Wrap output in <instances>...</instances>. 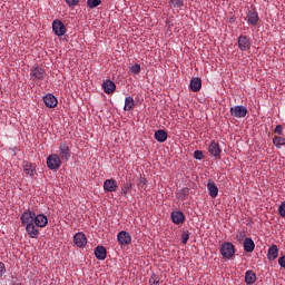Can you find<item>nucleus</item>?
I'll return each mask as SVG.
<instances>
[{"label":"nucleus","instance_id":"obj_1","mask_svg":"<svg viewBox=\"0 0 285 285\" xmlns=\"http://www.w3.org/2000/svg\"><path fill=\"white\" fill-rule=\"evenodd\" d=\"M22 226L26 227V233L31 239L39 237V228L48 226V216L45 214H37L32 210H24L20 216Z\"/></svg>","mask_w":285,"mask_h":285},{"label":"nucleus","instance_id":"obj_2","mask_svg":"<svg viewBox=\"0 0 285 285\" xmlns=\"http://www.w3.org/2000/svg\"><path fill=\"white\" fill-rule=\"evenodd\" d=\"M220 255L224 259H233L235 257V245L230 242H225L220 246Z\"/></svg>","mask_w":285,"mask_h":285},{"label":"nucleus","instance_id":"obj_3","mask_svg":"<svg viewBox=\"0 0 285 285\" xmlns=\"http://www.w3.org/2000/svg\"><path fill=\"white\" fill-rule=\"evenodd\" d=\"M61 157L57 154H51L47 157V167L49 170H59L61 168Z\"/></svg>","mask_w":285,"mask_h":285},{"label":"nucleus","instance_id":"obj_4","mask_svg":"<svg viewBox=\"0 0 285 285\" xmlns=\"http://www.w3.org/2000/svg\"><path fill=\"white\" fill-rule=\"evenodd\" d=\"M59 157L62 161L67 163L70 161V157H72V153L70 151V147L68 142L63 141L60 142L58 147Z\"/></svg>","mask_w":285,"mask_h":285},{"label":"nucleus","instance_id":"obj_5","mask_svg":"<svg viewBox=\"0 0 285 285\" xmlns=\"http://www.w3.org/2000/svg\"><path fill=\"white\" fill-rule=\"evenodd\" d=\"M230 116L236 117L237 119H244L248 115V109L242 105L230 107Z\"/></svg>","mask_w":285,"mask_h":285},{"label":"nucleus","instance_id":"obj_6","mask_svg":"<svg viewBox=\"0 0 285 285\" xmlns=\"http://www.w3.org/2000/svg\"><path fill=\"white\" fill-rule=\"evenodd\" d=\"M210 157H215L216 159H222V147L219 142L216 140H212L207 148Z\"/></svg>","mask_w":285,"mask_h":285},{"label":"nucleus","instance_id":"obj_7","mask_svg":"<svg viewBox=\"0 0 285 285\" xmlns=\"http://www.w3.org/2000/svg\"><path fill=\"white\" fill-rule=\"evenodd\" d=\"M30 77L33 81H43L46 79V70L41 67H32L30 69Z\"/></svg>","mask_w":285,"mask_h":285},{"label":"nucleus","instance_id":"obj_8","mask_svg":"<svg viewBox=\"0 0 285 285\" xmlns=\"http://www.w3.org/2000/svg\"><path fill=\"white\" fill-rule=\"evenodd\" d=\"M52 30L56 37H63L66 35V24L61 20L56 19L52 21Z\"/></svg>","mask_w":285,"mask_h":285},{"label":"nucleus","instance_id":"obj_9","mask_svg":"<svg viewBox=\"0 0 285 285\" xmlns=\"http://www.w3.org/2000/svg\"><path fill=\"white\" fill-rule=\"evenodd\" d=\"M73 244L78 248H86V244H88V238L86 237V234L83 232H78L73 235Z\"/></svg>","mask_w":285,"mask_h":285},{"label":"nucleus","instance_id":"obj_10","mask_svg":"<svg viewBox=\"0 0 285 285\" xmlns=\"http://www.w3.org/2000/svg\"><path fill=\"white\" fill-rule=\"evenodd\" d=\"M247 23L248 26H257L259 23V13L255 7L247 12Z\"/></svg>","mask_w":285,"mask_h":285},{"label":"nucleus","instance_id":"obj_11","mask_svg":"<svg viewBox=\"0 0 285 285\" xmlns=\"http://www.w3.org/2000/svg\"><path fill=\"white\" fill-rule=\"evenodd\" d=\"M117 239H118V244H120V246H128L132 242V237L126 230L119 232L117 235Z\"/></svg>","mask_w":285,"mask_h":285},{"label":"nucleus","instance_id":"obj_12","mask_svg":"<svg viewBox=\"0 0 285 285\" xmlns=\"http://www.w3.org/2000/svg\"><path fill=\"white\" fill-rule=\"evenodd\" d=\"M42 99L47 108H57V104H59V100L52 94H47Z\"/></svg>","mask_w":285,"mask_h":285},{"label":"nucleus","instance_id":"obj_13","mask_svg":"<svg viewBox=\"0 0 285 285\" xmlns=\"http://www.w3.org/2000/svg\"><path fill=\"white\" fill-rule=\"evenodd\" d=\"M119 188V185H117V180L110 178L105 180L104 183V190L107 193H117V189Z\"/></svg>","mask_w":285,"mask_h":285},{"label":"nucleus","instance_id":"obj_14","mask_svg":"<svg viewBox=\"0 0 285 285\" xmlns=\"http://www.w3.org/2000/svg\"><path fill=\"white\" fill-rule=\"evenodd\" d=\"M250 40H248V38L246 36H240L238 38V47L239 50H242L243 52H246V50H250Z\"/></svg>","mask_w":285,"mask_h":285},{"label":"nucleus","instance_id":"obj_15","mask_svg":"<svg viewBox=\"0 0 285 285\" xmlns=\"http://www.w3.org/2000/svg\"><path fill=\"white\" fill-rule=\"evenodd\" d=\"M102 90L106 95H112L117 90V85L112 80H106L102 82Z\"/></svg>","mask_w":285,"mask_h":285},{"label":"nucleus","instance_id":"obj_16","mask_svg":"<svg viewBox=\"0 0 285 285\" xmlns=\"http://www.w3.org/2000/svg\"><path fill=\"white\" fill-rule=\"evenodd\" d=\"M23 173L28 175L29 177H35V173H37V168L32 163L23 161L22 163Z\"/></svg>","mask_w":285,"mask_h":285},{"label":"nucleus","instance_id":"obj_17","mask_svg":"<svg viewBox=\"0 0 285 285\" xmlns=\"http://www.w3.org/2000/svg\"><path fill=\"white\" fill-rule=\"evenodd\" d=\"M171 222L173 224H184V222H186V216H184V213L180 210L173 212Z\"/></svg>","mask_w":285,"mask_h":285},{"label":"nucleus","instance_id":"obj_18","mask_svg":"<svg viewBox=\"0 0 285 285\" xmlns=\"http://www.w3.org/2000/svg\"><path fill=\"white\" fill-rule=\"evenodd\" d=\"M95 255H96V258H98L100 262H104V259L108 257V250H106V247L104 246H97L95 248Z\"/></svg>","mask_w":285,"mask_h":285},{"label":"nucleus","instance_id":"obj_19","mask_svg":"<svg viewBox=\"0 0 285 285\" xmlns=\"http://www.w3.org/2000/svg\"><path fill=\"white\" fill-rule=\"evenodd\" d=\"M191 92H199L202 90V78H193L189 82Z\"/></svg>","mask_w":285,"mask_h":285},{"label":"nucleus","instance_id":"obj_20","mask_svg":"<svg viewBox=\"0 0 285 285\" xmlns=\"http://www.w3.org/2000/svg\"><path fill=\"white\" fill-rule=\"evenodd\" d=\"M243 248L245 253H253V250H255V242L253 240V238L250 237L245 238L243 243Z\"/></svg>","mask_w":285,"mask_h":285},{"label":"nucleus","instance_id":"obj_21","mask_svg":"<svg viewBox=\"0 0 285 285\" xmlns=\"http://www.w3.org/2000/svg\"><path fill=\"white\" fill-rule=\"evenodd\" d=\"M156 141H159V144H164V141H166V139H168V132H166V130L164 129H158L155 131L154 135Z\"/></svg>","mask_w":285,"mask_h":285},{"label":"nucleus","instance_id":"obj_22","mask_svg":"<svg viewBox=\"0 0 285 285\" xmlns=\"http://www.w3.org/2000/svg\"><path fill=\"white\" fill-rule=\"evenodd\" d=\"M207 190L213 199L219 195V187H217V185L213 181L207 183Z\"/></svg>","mask_w":285,"mask_h":285},{"label":"nucleus","instance_id":"obj_23","mask_svg":"<svg viewBox=\"0 0 285 285\" xmlns=\"http://www.w3.org/2000/svg\"><path fill=\"white\" fill-rule=\"evenodd\" d=\"M279 255V248H277V245H272L268 249L267 259L273 262L274 259H277Z\"/></svg>","mask_w":285,"mask_h":285},{"label":"nucleus","instance_id":"obj_24","mask_svg":"<svg viewBox=\"0 0 285 285\" xmlns=\"http://www.w3.org/2000/svg\"><path fill=\"white\" fill-rule=\"evenodd\" d=\"M135 109V98L128 96L125 98V106H124V110L126 112H130V110Z\"/></svg>","mask_w":285,"mask_h":285},{"label":"nucleus","instance_id":"obj_25","mask_svg":"<svg viewBox=\"0 0 285 285\" xmlns=\"http://www.w3.org/2000/svg\"><path fill=\"white\" fill-rule=\"evenodd\" d=\"M257 282V274H255L253 271H247L245 273V283L248 285L255 284Z\"/></svg>","mask_w":285,"mask_h":285},{"label":"nucleus","instance_id":"obj_26","mask_svg":"<svg viewBox=\"0 0 285 285\" xmlns=\"http://www.w3.org/2000/svg\"><path fill=\"white\" fill-rule=\"evenodd\" d=\"M131 190H132V183L126 181L122 184L121 195H124L126 197V195H128V193H130Z\"/></svg>","mask_w":285,"mask_h":285},{"label":"nucleus","instance_id":"obj_27","mask_svg":"<svg viewBox=\"0 0 285 285\" xmlns=\"http://www.w3.org/2000/svg\"><path fill=\"white\" fill-rule=\"evenodd\" d=\"M273 144L277 148H282V146H285V138L281 136H275L273 138Z\"/></svg>","mask_w":285,"mask_h":285},{"label":"nucleus","instance_id":"obj_28","mask_svg":"<svg viewBox=\"0 0 285 285\" xmlns=\"http://www.w3.org/2000/svg\"><path fill=\"white\" fill-rule=\"evenodd\" d=\"M87 6L90 8V10H92L98 6H101V0H87Z\"/></svg>","mask_w":285,"mask_h":285},{"label":"nucleus","instance_id":"obj_29","mask_svg":"<svg viewBox=\"0 0 285 285\" xmlns=\"http://www.w3.org/2000/svg\"><path fill=\"white\" fill-rule=\"evenodd\" d=\"M188 195H190V189H188V187H185L179 190L180 199H186V197H188Z\"/></svg>","mask_w":285,"mask_h":285},{"label":"nucleus","instance_id":"obj_30","mask_svg":"<svg viewBox=\"0 0 285 285\" xmlns=\"http://www.w3.org/2000/svg\"><path fill=\"white\" fill-rule=\"evenodd\" d=\"M170 4L174 8H184V0H170Z\"/></svg>","mask_w":285,"mask_h":285},{"label":"nucleus","instance_id":"obj_31","mask_svg":"<svg viewBox=\"0 0 285 285\" xmlns=\"http://www.w3.org/2000/svg\"><path fill=\"white\" fill-rule=\"evenodd\" d=\"M131 72H134V75H139V72H141V66L139 63H135L134 66H131Z\"/></svg>","mask_w":285,"mask_h":285},{"label":"nucleus","instance_id":"obj_32","mask_svg":"<svg viewBox=\"0 0 285 285\" xmlns=\"http://www.w3.org/2000/svg\"><path fill=\"white\" fill-rule=\"evenodd\" d=\"M188 239H190V234L188 232H184L181 234V244H188Z\"/></svg>","mask_w":285,"mask_h":285},{"label":"nucleus","instance_id":"obj_33","mask_svg":"<svg viewBox=\"0 0 285 285\" xmlns=\"http://www.w3.org/2000/svg\"><path fill=\"white\" fill-rule=\"evenodd\" d=\"M194 159H198L199 161H202V159H204V151L202 150L194 151Z\"/></svg>","mask_w":285,"mask_h":285},{"label":"nucleus","instance_id":"obj_34","mask_svg":"<svg viewBox=\"0 0 285 285\" xmlns=\"http://www.w3.org/2000/svg\"><path fill=\"white\" fill-rule=\"evenodd\" d=\"M67 6H69V8H76V6H79V0H65Z\"/></svg>","mask_w":285,"mask_h":285},{"label":"nucleus","instance_id":"obj_35","mask_svg":"<svg viewBox=\"0 0 285 285\" xmlns=\"http://www.w3.org/2000/svg\"><path fill=\"white\" fill-rule=\"evenodd\" d=\"M146 184H148V180L146 179V177H140L138 181V188H144Z\"/></svg>","mask_w":285,"mask_h":285},{"label":"nucleus","instance_id":"obj_36","mask_svg":"<svg viewBox=\"0 0 285 285\" xmlns=\"http://www.w3.org/2000/svg\"><path fill=\"white\" fill-rule=\"evenodd\" d=\"M149 284H151V285H157V284H159V276H157V275L151 276V277L149 278Z\"/></svg>","mask_w":285,"mask_h":285},{"label":"nucleus","instance_id":"obj_37","mask_svg":"<svg viewBox=\"0 0 285 285\" xmlns=\"http://www.w3.org/2000/svg\"><path fill=\"white\" fill-rule=\"evenodd\" d=\"M278 214L281 217H285V203H282L278 207Z\"/></svg>","mask_w":285,"mask_h":285},{"label":"nucleus","instance_id":"obj_38","mask_svg":"<svg viewBox=\"0 0 285 285\" xmlns=\"http://www.w3.org/2000/svg\"><path fill=\"white\" fill-rule=\"evenodd\" d=\"M274 132H276V135H283V132H284V126L277 125V126L275 127Z\"/></svg>","mask_w":285,"mask_h":285},{"label":"nucleus","instance_id":"obj_39","mask_svg":"<svg viewBox=\"0 0 285 285\" xmlns=\"http://www.w3.org/2000/svg\"><path fill=\"white\" fill-rule=\"evenodd\" d=\"M3 275H6V264H3V262H0V278H2Z\"/></svg>","mask_w":285,"mask_h":285},{"label":"nucleus","instance_id":"obj_40","mask_svg":"<svg viewBox=\"0 0 285 285\" xmlns=\"http://www.w3.org/2000/svg\"><path fill=\"white\" fill-rule=\"evenodd\" d=\"M278 264H279L281 268H285V256H282L278 258Z\"/></svg>","mask_w":285,"mask_h":285},{"label":"nucleus","instance_id":"obj_41","mask_svg":"<svg viewBox=\"0 0 285 285\" xmlns=\"http://www.w3.org/2000/svg\"><path fill=\"white\" fill-rule=\"evenodd\" d=\"M244 237H246V235H244L243 233H239V234H237L236 239L238 242H242L244 239Z\"/></svg>","mask_w":285,"mask_h":285}]
</instances>
